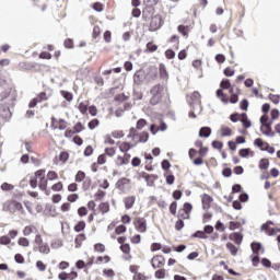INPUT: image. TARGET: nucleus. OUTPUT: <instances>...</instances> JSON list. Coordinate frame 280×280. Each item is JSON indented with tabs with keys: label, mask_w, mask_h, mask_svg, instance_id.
Wrapping results in <instances>:
<instances>
[{
	"label": "nucleus",
	"mask_w": 280,
	"mask_h": 280,
	"mask_svg": "<svg viewBox=\"0 0 280 280\" xmlns=\"http://www.w3.org/2000/svg\"><path fill=\"white\" fill-rule=\"evenodd\" d=\"M151 100H150V104H152V106H156V104H159L163 97V85L161 84H156L151 89Z\"/></svg>",
	"instance_id": "1"
},
{
	"label": "nucleus",
	"mask_w": 280,
	"mask_h": 280,
	"mask_svg": "<svg viewBox=\"0 0 280 280\" xmlns=\"http://www.w3.org/2000/svg\"><path fill=\"white\" fill-rule=\"evenodd\" d=\"M133 224L136 226V231H139V233H145V231H148V224L143 218H136Z\"/></svg>",
	"instance_id": "2"
},
{
	"label": "nucleus",
	"mask_w": 280,
	"mask_h": 280,
	"mask_svg": "<svg viewBox=\"0 0 280 280\" xmlns=\"http://www.w3.org/2000/svg\"><path fill=\"white\" fill-rule=\"evenodd\" d=\"M150 27L153 32H156V30H161V27H163V19L161 15H154L151 19Z\"/></svg>",
	"instance_id": "3"
},
{
	"label": "nucleus",
	"mask_w": 280,
	"mask_h": 280,
	"mask_svg": "<svg viewBox=\"0 0 280 280\" xmlns=\"http://www.w3.org/2000/svg\"><path fill=\"white\" fill-rule=\"evenodd\" d=\"M201 202H202V209L207 211L211 209V202H213V197H211L210 195L203 194L201 196Z\"/></svg>",
	"instance_id": "4"
},
{
	"label": "nucleus",
	"mask_w": 280,
	"mask_h": 280,
	"mask_svg": "<svg viewBox=\"0 0 280 280\" xmlns=\"http://www.w3.org/2000/svg\"><path fill=\"white\" fill-rule=\"evenodd\" d=\"M165 265V258L161 255L154 256L151 259V266L152 268L156 269V268H161V266Z\"/></svg>",
	"instance_id": "5"
},
{
	"label": "nucleus",
	"mask_w": 280,
	"mask_h": 280,
	"mask_svg": "<svg viewBox=\"0 0 280 280\" xmlns=\"http://www.w3.org/2000/svg\"><path fill=\"white\" fill-rule=\"evenodd\" d=\"M145 80V71L143 70H138L133 74V83L139 86L143 81Z\"/></svg>",
	"instance_id": "6"
},
{
	"label": "nucleus",
	"mask_w": 280,
	"mask_h": 280,
	"mask_svg": "<svg viewBox=\"0 0 280 280\" xmlns=\"http://www.w3.org/2000/svg\"><path fill=\"white\" fill-rule=\"evenodd\" d=\"M229 238L240 246L244 240V235H242L240 232H234L230 234Z\"/></svg>",
	"instance_id": "7"
},
{
	"label": "nucleus",
	"mask_w": 280,
	"mask_h": 280,
	"mask_svg": "<svg viewBox=\"0 0 280 280\" xmlns=\"http://www.w3.org/2000/svg\"><path fill=\"white\" fill-rule=\"evenodd\" d=\"M126 185H130V179L122 177L116 183V189L124 191V189H126Z\"/></svg>",
	"instance_id": "8"
},
{
	"label": "nucleus",
	"mask_w": 280,
	"mask_h": 280,
	"mask_svg": "<svg viewBox=\"0 0 280 280\" xmlns=\"http://www.w3.org/2000/svg\"><path fill=\"white\" fill-rule=\"evenodd\" d=\"M199 137L209 139V137H211V127H201L199 130Z\"/></svg>",
	"instance_id": "9"
},
{
	"label": "nucleus",
	"mask_w": 280,
	"mask_h": 280,
	"mask_svg": "<svg viewBox=\"0 0 280 280\" xmlns=\"http://www.w3.org/2000/svg\"><path fill=\"white\" fill-rule=\"evenodd\" d=\"M159 71H160V78L162 80H167V78H170V74L167 73V68H165V65L160 63Z\"/></svg>",
	"instance_id": "10"
},
{
	"label": "nucleus",
	"mask_w": 280,
	"mask_h": 280,
	"mask_svg": "<svg viewBox=\"0 0 280 280\" xmlns=\"http://www.w3.org/2000/svg\"><path fill=\"white\" fill-rule=\"evenodd\" d=\"M130 161V154L126 153L125 156L118 155L117 163L118 165H128Z\"/></svg>",
	"instance_id": "11"
},
{
	"label": "nucleus",
	"mask_w": 280,
	"mask_h": 280,
	"mask_svg": "<svg viewBox=\"0 0 280 280\" xmlns=\"http://www.w3.org/2000/svg\"><path fill=\"white\" fill-rule=\"evenodd\" d=\"M137 200V197L135 196H129L125 199V207L126 209H132L135 207V202Z\"/></svg>",
	"instance_id": "12"
},
{
	"label": "nucleus",
	"mask_w": 280,
	"mask_h": 280,
	"mask_svg": "<svg viewBox=\"0 0 280 280\" xmlns=\"http://www.w3.org/2000/svg\"><path fill=\"white\" fill-rule=\"evenodd\" d=\"M138 143H148V140L150 139V133L148 131H142L138 133Z\"/></svg>",
	"instance_id": "13"
},
{
	"label": "nucleus",
	"mask_w": 280,
	"mask_h": 280,
	"mask_svg": "<svg viewBox=\"0 0 280 280\" xmlns=\"http://www.w3.org/2000/svg\"><path fill=\"white\" fill-rule=\"evenodd\" d=\"M250 246L254 255H259V250H262L264 253V246L261 245V243L253 242Z\"/></svg>",
	"instance_id": "14"
},
{
	"label": "nucleus",
	"mask_w": 280,
	"mask_h": 280,
	"mask_svg": "<svg viewBox=\"0 0 280 280\" xmlns=\"http://www.w3.org/2000/svg\"><path fill=\"white\" fill-rule=\"evenodd\" d=\"M3 110V113H0V117H2V119H10V117H12V112H10V107H0V110Z\"/></svg>",
	"instance_id": "15"
},
{
	"label": "nucleus",
	"mask_w": 280,
	"mask_h": 280,
	"mask_svg": "<svg viewBox=\"0 0 280 280\" xmlns=\"http://www.w3.org/2000/svg\"><path fill=\"white\" fill-rule=\"evenodd\" d=\"M266 130H264V126H260V132L265 135L266 137H275V131H272V127H265Z\"/></svg>",
	"instance_id": "16"
},
{
	"label": "nucleus",
	"mask_w": 280,
	"mask_h": 280,
	"mask_svg": "<svg viewBox=\"0 0 280 280\" xmlns=\"http://www.w3.org/2000/svg\"><path fill=\"white\" fill-rule=\"evenodd\" d=\"M266 143H268V142H264V140L261 138H256L254 141V145H256V148H259L261 150V152H264L266 150V148H264V145L266 147Z\"/></svg>",
	"instance_id": "17"
},
{
	"label": "nucleus",
	"mask_w": 280,
	"mask_h": 280,
	"mask_svg": "<svg viewBox=\"0 0 280 280\" xmlns=\"http://www.w3.org/2000/svg\"><path fill=\"white\" fill-rule=\"evenodd\" d=\"M84 240H86V234H79L75 237V248H80V246H82V242H84Z\"/></svg>",
	"instance_id": "18"
},
{
	"label": "nucleus",
	"mask_w": 280,
	"mask_h": 280,
	"mask_svg": "<svg viewBox=\"0 0 280 280\" xmlns=\"http://www.w3.org/2000/svg\"><path fill=\"white\" fill-rule=\"evenodd\" d=\"M226 248L228 250H230L232 257H235V255H237L238 249L233 243H226Z\"/></svg>",
	"instance_id": "19"
},
{
	"label": "nucleus",
	"mask_w": 280,
	"mask_h": 280,
	"mask_svg": "<svg viewBox=\"0 0 280 280\" xmlns=\"http://www.w3.org/2000/svg\"><path fill=\"white\" fill-rule=\"evenodd\" d=\"M258 167L259 170H268V167H270V161L268 159H261Z\"/></svg>",
	"instance_id": "20"
},
{
	"label": "nucleus",
	"mask_w": 280,
	"mask_h": 280,
	"mask_svg": "<svg viewBox=\"0 0 280 280\" xmlns=\"http://www.w3.org/2000/svg\"><path fill=\"white\" fill-rule=\"evenodd\" d=\"M127 137H128V139H132V141H135L137 139V137H139V131H137V128L131 127L129 129V135Z\"/></svg>",
	"instance_id": "21"
},
{
	"label": "nucleus",
	"mask_w": 280,
	"mask_h": 280,
	"mask_svg": "<svg viewBox=\"0 0 280 280\" xmlns=\"http://www.w3.org/2000/svg\"><path fill=\"white\" fill-rule=\"evenodd\" d=\"M84 229H86V222L84 221H80L74 225L75 233H81V231H84Z\"/></svg>",
	"instance_id": "22"
},
{
	"label": "nucleus",
	"mask_w": 280,
	"mask_h": 280,
	"mask_svg": "<svg viewBox=\"0 0 280 280\" xmlns=\"http://www.w3.org/2000/svg\"><path fill=\"white\" fill-rule=\"evenodd\" d=\"M232 135H233V131L229 127H225V126L221 127L222 137H231Z\"/></svg>",
	"instance_id": "23"
},
{
	"label": "nucleus",
	"mask_w": 280,
	"mask_h": 280,
	"mask_svg": "<svg viewBox=\"0 0 280 280\" xmlns=\"http://www.w3.org/2000/svg\"><path fill=\"white\" fill-rule=\"evenodd\" d=\"M38 250L39 253H42L43 255H49L50 249H49V245L47 244H42L38 246Z\"/></svg>",
	"instance_id": "24"
},
{
	"label": "nucleus",
	"mask_w": 280,
	"mask_h": 280,
	"mask_svg": "<svg viewBox=\"0 0 280 280\" xmlns=\"http://www.w3.org/2000/svg\"><path fill=\"white\" fill-rule=\"evenodd\" d=\"M132 148V145H130V142H122L120 145H119V150L120 152H129V150Z\"/></svg>",
	"instance_id": "25"
},
{
	"label": "nucleus",
	"mask_w": 280,
	"mask_h": 280,
	"mask_svg": "<svg viewBox=\"0 0 280 280\" xmlns=\"http://www.w3.org/2000/svg\"><path fill=\"white\" fill-rule=\"evenodd\" d=\"M144 126H148V120L143 119V118H140L138 121H137V125H136V129L137 130H143V127Z\"/></svg>",
	"instance_id": "26"
},
{
	"label": "nucleus",
	"mask_w": 280,
	"mask_h": 280,
	"mask_svg": "<svg viewBox=\"0 0 280 280\" xmlns=\"http://www.w3.org/2000/svg\"><path fill=\"white\" fill-rule=\"evenodd\" d=\"M97 126H100V120L97 118L92 119L89 124H88V128L90 130H95V128H97Z\"/></svg>",
	"instance_id": "27"
},
{
	"label": "nucleus",
	"mask_w": 280,
	"mask_h": 280,
	"mask_svg": "<svg viewBox=\"0 0 280 280\" xmlns=\"http://www.w3.org/2000/svg\"><path fill=\"white\" fill-rule=\"evenodd\" d=\"M191 237H198L199 240H207V234L205 233V231H197L195 232Z\"/></svg>",
	"instance_id": "28"
},
{
	"label": "nucleus",
	"mask_w": 280,
	"mask_h": 280,
	"mask_svg": "<svg viewBox=\"0 0 280 280\" xmlns=\"http://www.w3.org/2000/svg\"><path fill=\"white\" fill-rule=\"evenodd\" d=\"M61 95L67 102H72L73 100V94L71 92L61 91Z\"/></svg>",
	"instance_id": "29"
},
{
	"label": "nucleus",
	"mask_w": 280,
	"mask_h": 280,
	"mask_svg": "<svg viewBox=\"0 0 280 280\" xmlns=\"http://www.w3.org/2000/svg\"><path fill=\"white\" fill-rule=\"evenodd\" d=\"M86 177V174L83 171H79L75 175V183H82L84 178Z\"/></svg>",
	"instance_id": "30"
},
{
	"label": "nucleus",
	"mask_w": 280,
	"mask_h": 280,
	"mask_svg": "<svg viewBox=\"0 0 280 280\" xmlns=\"http://www.w3.org/2000/svg\"><path fill=\"white\" fill-rule=\"evenodd\" d=\"M39 189L42 191H47V179H45V177H42L39 179V185H38Z\"/></svg>",
	"instance_id": "31"
},
{
	"label": "nucleus",
	"mask_w": 280,
	"mask_h": 280,
	"mask_svg": "<svg viewBox=\"0 0 280 280\" xmlns=\"http://www.w3.org/2000/svg\"><path fill=\"white\" fill-rule=\"evenodd\" d=\"M191 209H194V206H191L189 202H185L182 210L186 213V215H189V213H191Z\"/></svg>",
	"instance_id": "32"
},
{
	"label": "nucleus",
	"mask_w": 280,
	"mask_h": 280,
	"mask_svg": "<svg viewBox=\"0 0 280 280\" xmlns=\"http://www.w3.org/2000/svg\"><path fill=\"white\" fill-rule=\"evenodd\" d=\"M232 175L233 171L231 170V167L223 168L222 176H224V178H231Z\"/></svg>",
	"instance_id": "33"
},
{
	"label": "nucleus",
	"mask_w": 280,
	"mask_h": 280,
	"mask_svg": "<svg viewBox=\"0 0 280 280\" xmlns=\"http://www.w3.org/2000/svg\"><path fill=\"white\" fill-rule=\"evenodd\" d=\"M250 154V149H241L238 151V156H242V159H246Z\"/></svg>",
	"instance_id": "34"
},
{
	"label": "nucleus",
	"mask_w": 280,
	"mask_h": 280,
	"mask_svg": "<svg viewBox=\"0 0 280 280\" xmlns=\"http://www.w3.org/2000/svg\"><path fill=\"white\" fill-rule=\"evenodd\" d=\"M18 244L19 246L27 247L30 246V240H27L26 237H20Z\"/></svg>",
	"instance_id": "35"
},
{
	"label": "nucleus",
	"mask_w": 280,
	"mask_h": 280,
	"mask_svg": "<svg viewBox=\"0 0 280 280\" xmlns=\"http://www.w3.org/2000/svg\"><path fill=\"white\" fill-rule=\"evenodd\" d=\"M1 189H2V191H12V189H14V185L9 184V183H3L1 185Z\"/></svg>",
	"instance_id": "36"
},
{
	"label": "nucleus",
	"mask_w": 280,
	"mask_h": 280,
	"mask_svg": "<svg viewBox=\"0 0 280 280\" xmlns=\"http://www.w3.org/2000/svg\"><path fill=\"white\" fill-rule=\"evenodd\" d=\"M212 148L214 150H222V148H224V143H222V141L214 140L212 141Z\"/></svg>",
	"instance_id": "37"
},
{
	"label": "nucleus",
	"mask_w": 280,
	"mask_h": 280,
	"mask_svg": "<svg viewBox=\"0 0 280 280\" xmlns=\"http://www.w3.org/2000/svg\"><path fill=\"white\" fill-rule=\"evenodd\" d=\"M221 89H231V80L223 79L220 83Z\"/></svg>",
	"instance_id": "38"
},
{
	"label": "nucleus",
	"mask_w": 280,
	"mask_h": 280,
	"mask_svg": "<svg viewBox=\"0 0 280 280\" xmlns=\"http://www.w3.org/2000/svg\"><path fill=\"white\" fill-rule=\"evenodd\" d=\"M184 226H185V221H183V219H179L176 221L175 223L176 231H183Z\"/></svg>",
	"instance_id": "39"
},
{
	"label": "nucleus",
	"mask_w": 280,
	"mask_h": 280,
	"mask_svg": "<svg viewBox=\"0 0 280 280\" xmlns=\"http://www.w3.org/2000/svg\"><path fill=\"white\" fill-rule=\"evenodd\" d=\"M79 110L82 113V115H86V113H89V106L84 103H80Z\"/></svg>",
	"instance_id": "40"
},
{
	"label": "nucleus",
	"mask_w": 280,
	"mask_h": 280,
	"mask_svg": "<svg viewBox=\"0 0 280 280\" xmlns=\"http://www.w3.org/2000/svg\"><path fill=\"white\" fill-rule=\"evenodd\" d=\"M74 133L79 135V132H82L84 130V126L82 122H77L73 127Z\"/></svg>",
	"instance_id": "41"
},
{
	"label": "nucleus",
	"mask_w": 280,
	"mask_h": 280,
	"mask_svg": "<svg viewBox=\"0 0 280 280\" xmlns=\"http://www.w3.org/2000/svg\"><path fill=\"white\" fill-rule=\"evenodd\" d=\"M10 242H12V240L8 235L0 237V244H2L3 246H8V244H10Z\"/></svg>",
	"instance_id": "42"
},
{
	"label": "nucleus",
	"mask_w": 280,
	"mask_h": 280,
	"mask_svg": "<svg viewBox=\"0 0 280 280\" xmlns=\"http://www.w3.org/2000/svg\"><path fill=\"white\" fill-rule=\"evenodd\" d=\"M115 233H116V235H121V233H126V225L120 224V225L116 226Z\"/></svg>",
	"instance_id": "43"
},
{
	"label": "nucleus",
	"mask_w": 280,
	"mask_h": 280,
	"mask_svg": "<svg viewBox=\"0 0 280 280\" xmlns=\"http://www.w3.org/2000/svg\"><path fill=\"white\" fill-rule=\"evenodd\" d=\"M58 178V173L56 171H49L47 174L48 180H56Z\"/></svg>",
	"instance_id": "44"
},
{
	"label": "nucleus",
	"mask_w": 280,
	"mask_h": 280,
	"mask_svg": "<svg viewBox=\"0 0 280 280\" xmlns=\"http://www.w3.org/2000/svg\"><path fill=\"white\" fill-rule=\"evenodd\" d=\"M176 209H178V203L173 201L170 206V213H172V215H176Z\"/></svg>",
	"instance_id": "45"
},
{
	"label": "nucleus",
	"mask_w": 280,
	"mask_h": 280,
	"mask_svg": "<svg viewBox=\"0 0 280 280\" xmlns=\"http://www.w3.org/2000/svg\"><path fill=\"white\" fill-rule=\"evenodd\" d=\"M94 250L96 253H104V250H106V247L104 246V244L97 243L94 245Z\"/></svg>",
	"instance_id": "46"
},
{
	"label": "nucleus",
	"mask_w": 280,
	"mask_h": 280,
	"mask_svg": "<svg viewBox=\"0 0 280 280\" xmlns=\"http://www.w3.org/2000/svg\"><path fill=\"white\" fill-rule=\"evenodd\" d=\"M269 100L273 104H279L280 95L279 94H269Z\"/></svg>",
	"instance_id": "47"
},
{
	"label": "nucleus",
	"mask_w": 280,
	"mask_h": 280,
	"mask_svg": "<svg viewBox=\"0 0 280 280\" xmlns=\"http://www.w3.org/2000/svg\"><path fill=\"white\" fill-rule=\"evenodd\" d=\"M143 178L147 182L148 187H154V180L150 178V174H145Z\"/></svg>",
	"instance_id": "48"
},
{
	"label": "nucleus",
	"mask_w": 280,
	"mask_h": 280,
	"mask_svg": "<svg viewBox=\"0 0 280 280\" xmlns=\"http://www.w3.org/2000/svg\"><path fill=\"white\" fill-rule=\"evenodd\" d=\"M241 110H248V100L244 98L240 103Z\"/></svg>",
	"instance_id": "49"
},
{
	"label": "nucleus",
	"mask_w": 280,
	"mask_h": 280,
	"mask_svg": "<svg viewBox=\"0 0 280 280\" xmlns=\"http://www.w3.org/2000/svg\"><path fill=\"white\" fill-rule=\"evenodd\" d=\"M156 279H165V269H159L155 271Z\"/></svg>",
	"instance_id": "50"
},
{
	"label": "nucleus",
	"mask_w": 280,
	"mask_h": 280,
	"mask_svg": "<svg viewBox=\"0 0 280 280\" xmlns=\"http://www.w3.org/2000/svg\"><path fill=\"white\" fill-rule=\"evenodd\" d=\"M14 261L16 264H25V258L23 257V255L21 254H15L14 256Z\"/></svg>",
	"instance_id": "51"
},
{
	"label": "nucleus",
	"mask_w": 280,
	"mask_h": 280,
	"mask_svg": "<svg viewBox=\"0 0 280 280\" xmlns=\"http://www.w3.org/2000/svg\"><path fill=\"white\" fill-rule=\"evenodd\" d=\"M215 60H217V62H219V65H222V63L226 62V57L222 54H218L215 56Z\"/></svg>",
	"instance_id": "52"
},
{
	"label": "nucleus",
	"mask_w": 280,
	"mask_h": 280,
	"mask_svg": "<svg viewBox=\"0 0 280 280\" xmlns=\"http://www.w3.org/2000/svg\"><path fill=\"white\" fill-rule=\"evenodd\" d=\"M62 182H58L57 184L51 186L52 191H62Z\"/></svg>",
	"instance_id": "53"
},
{
	"label": "nucleus",
	"mask_w": 280,
	"mask_h": 280,
	"mask_svg": "<svg viewBox=\"0 0 280 280\" xmlns=\"http://www.w3.org/2000/svg\"><path fill=\"white\" fill-rule=\"evenodd\" d=\"M147 49H148V51H150L152 54V52L156 51V49H159V46H156L155 44H152V43H148Z\"/></svg>",
	"instance_id": "54"
},
{
	"label": "nucleus",
	"mask_w": 280,
	"mask_h": 280,
	"mask_svg": "<svg viewBox=\"0 0 280 280\" xmlns=\"http://www.w3.org/2000/svg\"><path fill=\"white\" fill-rule=\"evenodd\" d=\"M89 213V210H86V207H80L78 209V214L81 217V218H84V215H88Z\"/></svg>",
	"instance_id": "55"
},
{
	"label": "nucleus",
	"mask_w": 280,
	"mask_h": 280,
	"mask_svg": "<svg viewBox=\"0 0 280 280\" xmlns=\"http://www.w3.org/2000/svg\"><path fill=\"white\" fill-rule=\"evenodd\" d=\"M241 122L243 124V128H250L253 126V122L248 118L241 119Z\"/></svg>",
	"instance_id": "56"
},
{
	"label": "nucleus",
	"mask_w": 280,
	"mask_h": 280,
	"mask_svg": "<svg viewBox=\"0 0 280 280\" xmlns=\"http://www.w3.org/2000/svg\"><path fill=\"white\" fill-rule=\"evenodd\" d=\"M93 10H95V12H102L104 10V4H102L100 2H95L93 4Z\"/></svg>",
	"instance_id": "57"
},
{
	"label": "nucleus",
	"mask_w": 280,
	"mask_h": 280,
	"mask_svg": "<svg viewBox=\"0 0 280 280\" xmlns=\"http://www.w3.org/2000/svg\"><path fill=\"white\" fill-rule=\"evenodd\" d=\"M242 192V185L235 184L232 186V194H240Z\"/></svg>",
	"instance_id": "58"
},
{
	"label": "nucleus",
	"mask_w": 280,
	"mask_h": 280,
	"mask_svg": "<svg viewBox=\"0 0 280 280\" xmlns=\"http://www.w3.org/2000/svg\"><path fill=\"white\" fill-rule=\"evenodd\" d=\"M213 231H214L213 225H206V226L203 228V233H205L206 235H211V233H213Z\"/></svg>",
	"instance_id": "59"
},
{
	"label": "nucleus",
	"mask_w": 280,
	"mask_h": 280,
	"mask_svg": "<svg viewBox=\"0 0 280 280\" xmlns=\"http://www.w3.org/2000/svg\"><path fill=\"white\" fill-rule=\"evenodd\" d=\"M171 167H172V164L167 160L162 161V170L167 172V170H170Z\"/></svg>",
	"instance_id": "60"
},
{
	"label": "nucleus",
	"mask_w": 280,
	"mask_h": 280,
	"mask_svg": "<svg viewBox=\"0 0 280 280\" xmlns=\"http://www.w3.org/2000/svg\"><path fill=\"white\" fill-rule=\"evenodd\" d=\"M279 115H280L279 109L273 108V109L271 110V119H272V121H275V119H279Z\"/></svg>",
	"instance_id": "61"
},
{
	"label": "nucleus",
	"mask_w": 280,
	"mask_h": 280,
	"mask_svg": "<svg viewBox=\"0 0 280 280\" xmlns=\"http://www.w3.org/2000/svg\"><path fill=\"white\" fill-rule=\"evenodd\" d=\"M104 196H106V191H104V190H98V191L94 195V197H95L96 200H102V198H104Z\"/></svg>",
	"instance_id": "62"
},
{
	"label": "nucleus",
	"mask_w": 280,
	"mask_h": 280,
	"mask_svg": "<svg viewBox=\"0 0 280 280\" xmlns=\"http://www.w3.org/2000/svg\"><path fill=\"white\" fill-rule=\"evenodd\" d=\"M84 156H91V154H93V147L92 145H88L83 152Z\"/></svg>",
	"instance_id": "63"
},
{
	"label": "nucleus",
	"mask_w": 280,
	"mask_h": 280,
	"mask_svg": "<svg viewBox=\"0 0 280 280\" xmlns=\"http://www.w3.org/2000/svg\"><path fill=\"white\" fill-rule=\"evenodd\" d=\"M148 278L145 277V275L138 272L133 276V280H147Z\"/></svg>",
	"instance_id": "64"
}]
</instances>
